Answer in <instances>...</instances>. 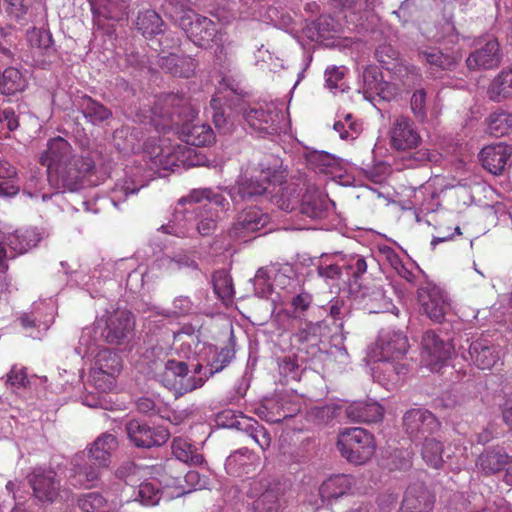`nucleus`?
Instances as JSON below:
<instances>
[{
	"instance_id": "nucleus-12",
	"label": "nucleus",
	"mask_w": 512,
	"mask_h": 512,
	"mask_svg": "<svg viewBox=\"0 0 512 512\" xmlns=\"http://www.w3.org/2000/svg\"><path fill=\"white\" fill-rule=\"evenodd\" d=\"M202 205L204 213H201L200 220L197 223V231L199 234L206 236L210 235L216 228L217 214L212 212L211 205L224 207L226 199L223 195L213 192L211 189H195L190 192L186 197H183L179 201V205L188 204H200Z\"/></svg>"
},
{
	"instance_id": "nucleus-44",
	"label": "nucleus",
	"mask_w": 512,
	"mask_h": 512,
	"mask_svg": "<svg viewBox=\"0 0 512 512\" xmlns=\"http://www.w3.org/2000/svg\"><path fill=\"white\" fill-rule=\"evenodd\" d=\"M488 132L495 137H502L512 131V113L495 111L487 119Z\"/></svg>"
},
{
	"instance_id": "nucleus-49",
	"label": "nucleus",
	"mask_w": 512,
	"mask_h": 512,
	"mask_svg": "<svg viewBox=\"0 0 512 512\" xmlns=\"http://www.w3.org/2000/svg\"><path fill=\"white\" fill-rule=\"evenodd\" d=\"M96 330L98 329L95 324L82 330L78 346L75 348L76 353L82 358H90L101 349L94 338Z\"/></svg>"
},
{
	"instance_id": "nucleus-47",
	"label": "nucleus",
	"mask_w": 512,
	"mask_h": 512,
	"mask_svg": "<svg viewBox=\"0 0 512 512\" xmlns=\"http://www.w3.org/2000/svg\"><path fill=\"white\" fill-rule=\"evenodd\" d=\"M442 453L443 446L441 442L435 438L425 436L421 454L427 465L435 469L440 468L443 464Z\"/></svg>"
},
{
	"instance_id": "nucleus-21",
	"label": "nucleus",
	"mask_w": 512,
	"mask_h": 512,
	"mask_svg": "<svg viewBox=\"0 0 512 512\" xmlns=\"http://www.w3.org/2000/svg\"><path fill=\"white\" fill-rule=\"evenodd\" d=\"M451 352V345L439 338L434 331H427L422 340V358L431 369L446 360Z\"/></svg>"
},
{
	"instance_id": "nucleus-51",
	"label": "nucleus",
	"mask_w": 512,
	"mask_h": 512,
	"mask_svg": "<svg viewBox=\"0 0 512 512\" xmlns=\"http://www.w3.org/2000/svg\"><path fill=\"white\" fill-rule=\"evenodd\" d=\"M317 30L316 40L325 41L334 38L341 32V24L330 15H321L316 23Z\"/></svg>"
},
{
	"instance_id": "nucleus-29",
	"label": "nucleus",
	"mask_w": 512,
	"mask_h": 512,
	"mask_svg": "<svg viewBox=\"0 0 512 512\" xmlns=\"http://www.w3.org/2000/svg\"><path fill=\"white\" fill-rule=\"evenodd\" d=\"M469 354L480 369H491L500 360L498 348L485 339L474 341L469 347Z\"/></svg>"
},
{
	"instance_id": "nucleus-56",
	"label": "nucleus",
	"mask_w": 512,
	"mask_h": 512,
	"mask_svg": "<svg viewBox=\"0 0 512 512\" xmlns=\"http://www.w3.org/2000/svg\"><path fill=\"white\" fill-rule=\"evenodd\" d=\"M334 130L343 140H353L360 134V125L357 124L351 114H347L344 120H338L334 123Z\"/></svg>"
},
{
	"instance_id": "nucleus-42",
	"label": "nucleus",
	"mask_w": 512,
	"mask_h": 512,
	"mask_svg": "<svg viewBox=\"0 0 512 512\" xmlns=\"http://www.w3.org/2000/svg\"><path fill=\"white\" fill-rule=\"evenodd\" d=\"M353 479L348 475H335L327 479L321 486L322 495L328 498H338L350 491Z\"/></svg>"
},
{
	"instance_id": "nucleus-48",
	"label": "nucleus",
	"mask_w": 512,
	"mask_h": 512,
	"mask_svg": "<svg viewBox=\"0 0 512 512\" xmlns=\"http://www.w3.org/2000/svg\"><path fill=\"white\" fill-rule=\"evenodd\" d=\"M164 25L161 17L153 10L140 12L137 18V28L144 36H152L162 32Z\"/></svg>"
},
{
	"instance_id": "nucleus-55",
	"label": "nucleus",
	"mask_w": 512,
	"mask_h": 512,
	"mask_svg": "<svg viewBox=\"0 0 512 512\" xmlns=\"http://www.w3.org/2000/svg\"><path fill=\"white\" fill-rule=\"evenodd\" d=\"M381 367L378 369L383 373L382 380L397 383L407 373V366L399 363V360L380 361Z\"/></svg>"
},
{
	"instance_id": "nucleus-1",
	"label": "nucleus",
	"mask_w": 512,
	"mask_h": 512,
	"mask_svg": "<svg viewBox=\"0 0 512 512\" xmlns=\"http://www.w3.org/2000/svg\"><path fill=\"white\" fill-rule=\"evenodd\" d=\"M197 113L187 99L167 95L153 108L150 121L157 130H173L186 144L210 145L215 141L214 131L210 125L196 120Z\"/></svg>"
},
{
	"instance_id": "nucleus-53",
	"label": "nucleus",
	"mask_w": 512,
	"mask_h": 512,
	"mask_svg": "<svg viewBox=\"0 0 512 512\" xmlns=\"http://www.w3.org/2000/svg\"><path fill=\"white\" fill-rule=\"evenodd\" d=\"M162 492L155 480L144 481L139 485L138 500L142 505L155 506L161 499Z\"/></svg>"
},
{
	"instance_id": "nucleus-17",
	"label": "nucleus",
	"mask_w": 512,
	"mask_h": 512,
	"mask_svg": "<svg viewBox=\"0 0 512 512\" xmlns=\"http://www.w3.org/2000/svg\"><path fill=\"white\" fill-rule=\"evenodd\" d=\"M131 442L140 448L161 446L169 438V432L163 427H151L138 420L130 421L126 426Z\"/></svg>"
},
{
	"instance_id": "nucleus-41",
	"label": "nucleus",
	"mask_w": 512,
	"mask_h": 512,
	"mask_svg": "<svg viewBox=\"0 0 512 512\" xmlns=\"http://www.w3.org/2000/svg\"><path fill=\"white\" fill-rule=\"evenodd\" d=\"M79 108L81 109L84 117L93 124L100 123L112 115L109 109L89 96L81 98Z\"/></svg>"
},
{
	"instance_id": "nucleus-61",
	"label": "nucleus",
	"mask_w": 512,
	"mask_h": 512,
	"mask_svg": "<svg viewBox=\"0 0 512 512\" xmlns=\"http://www.w3.org/2000/svg\"><path fill=\"white\" fill-rule=\"evenodd\" d=\"M28 41L34 48L48 50L51 48L53 40L48 30L33 28L28 32Z\"/></svg>"
},
{
	"instance_id": "nucleus-9",
	"label": "nucleus",
	"mask_w": 512,
	"mask_h": 512,
	"mask_svg": "<svg viewBox=\"0 0 512 512\" xmlns=\"http://www.w3.org/2000/svg\"><path fill=\"white\" fill-rule=\"evenodd\" d=\"M104 342L120 345L128 339L135 325L132 313L126 309L107 311L95 321Z\"/></svg>"
},
{
	"instance_id": "nucleus-64",
	"label": "nucleus",
	"mask_w": 512,
	"mask_h": 512,
	"mask_svg": "<svg viewBox=\"0 0 512 512\" xmlns=\"http://www.w3.org/2000/svg\"><path fill=\"white\" fill-rule=\"evenodd\" d=\"M378 257L380 261L387 263L394 270H396L401 264L402 261L396 251L389 246H380L378 249Z\"/></svg>"
},
{
	"instance_id": "nucleus-59",
	"label": "nucleus",
	"mask_w": 512,
	"mask_h": 512,
	"mask_svg": "<svg viewBox=\"0 0 512 512\" xmlns=\"http://www.w3.org/2000/svg\"><path fill=\"white\" fill-rule=\"evenodd\" d=\"M310 165L320 173H333L336 159L326 152H314L309 156Z\"/></svg>"
},
{
	"instance_id": "nucleus-45",
	"label": "nucleus",
	"mask_w": 512,
	"mask_h": 512,
	"mask_svg": "<svg viewBox=\"0 0 512 512\" xmlns=\"http://www.w3.org/2000/svg\"><path fill=\"white\" fill-rule=\"evenodd\" d=\"M489 95L495 101L512 96V68L508 71H502L493 80L489 88Z\"/></svg>"
},
{
	"instance_id": "nucleus-32",
	"label": "nucleus",
	"mask_w": 512,
	"mask_h": 512,
	"mask_svg": "<svg viewBox=\"0 0 512 512\" xmlns=\"http://www.w3.org/2000/svg\"><path fill=\"white\" fill-rule=\"evenodd\" d=\"M142 169L137 167L134 172L132 169L126 172L127 179L118 181L112 191V202L115 207L120 201L126 199L127 196L135 194L143 187Z\"/></svg>"
},
{
	"instance_id": "nucleus-11",
	"label": "nucleus",
	"mask_w": 512,
	"mask_h": 512,
	"mask_svg": "<svg viewBox=\"0 0 512 512\" xmlns=\"http://www.w3.org/2000/svg\"><path fill=\"white\" fill-rule=\"evenodd\" d=\"M248 125L261 136L280 132L284 120L282 104L271 101L259 103L244 115Z\"/></svg>"
},
{
	"instance_id": "nucleus-24",
	"label": "nucleus",
	"mask_w": 512,
	"mask_h": 512,
	"mask_svg": "<svg viewBox=\"0 0 512 512\" xmlns=\"http://www.w3.org/2000/svg\"><path fill=\"white\" fill-rule=\"evenodd\" d=\"M512 149L503 144L498 143L484 147L480 154V161L483 167L494 175L501 174L511 157Z\"/></svg>"
},
{
	"instance_id": "nucleus-4",
	"label": "nucleus",
	"mask_w": 512,
	"mask_h": 512,
	"mask_svg": "<svg viewBox=\"0 0 512 512\" xmlns=\"http://www.w3.org/2000/svg\"><path fill=\"white\" fill-rule=\"evenodd\" d=\"M155 167L163 170L176 171L180 168L205 166L208 159L198 149L170 141L162 140L161 144L149 152Z\"/></svg>"
},
{
	"instance_id": "nucleus-46",
	"label": "nucleus",
	"mask_w": 512,
	"mask_h": 512,
	"mask_svg": "<svg viewBox=\"0 0 512 512\" xmlns=\"http://www.w3.org/2000/svg\"><path fill=\"white\" fill-rule=\"evenodd\" d=\"M25 88V80L21 72L13 67L7 68L0 76V92L4 95H12Z\"/></svg>"
},
{
	"instance_id": "nucleus-10",
	"label": "nucleus",
	"mask_w": 512,
	"mask_h": 512,
	"mask_svg": "<svg viewBox=\"0 0 512 512\" xmlns=\"http://www.w3.org/2000/svg\"><path fill=\"white\" fill-rule=\"evenodd\" d=\"M92 358L93 365L90 369L91 382L100 392L111 391L122 369L120 356L109 348L103 347Z\"/></svg>"
},
{
	"instance_id": "nucleus-52",
	"label": "nucleus",
	"mask_w": 512,
	"mask_h": 512,
	"mask_svg": "<svg viewBox=\"0 0 512 512\" xmlns=\"http://www.w3.org/2000/svg\"><path fill=\"white\" fill-rule=\"evenodd\" d=\"M77 504L83 512H109L108 501L98 492L81 495Z\"/></svg>"
},
{
	"instance_id": "nucleus-39",
	"label": "nucleus",
	"mask_w": 512,
	"mask_h": 512,
	"mask_svg": "<svg viewBox=\"0 0 512 512\" xmlns=\"http://www.w3.org/2000/svg\"><path fill=\"white\" fill-rule=\"evenodd\" d=\"M508 463V455L501 448L486 450L478 460L477 467L486 475L499 472Z\"/></svg>"
},
{
	"instance_id": "nucleus-63",
	"label": "nucleus",
	"mask_w": 512,
	"mask_h": 512,
	"mask_svg": "<svg viewBox=\"0 0 512 512\" xmlns=\"http://www.w3.org/2000/svg\"><path fill=\"white\" fill-rule=\"evenodd\" d=\"M193 303L186 296H180L174 299L173 307L171 311H168L165 315L171 316H184L192 312Z\"/></svg>"
},
{
	"instance_id": "nucleus-22",
	"label": "nucleus",
	"mask_w": 512,
	"mask_h": 512,
	"mask_svg": "<svg viewBox=\"0 0 512 512\" xmlns=\"http://www.w3.org/2000/svg\"><path fill=\"white\" fill-rule=\"evenodd\" d=\"M268 222V214L258 208H248L240 213L236 223L231 229V233L235 237L244 238L250 233L261 230Z\"/></svg>"
},
{
	"instance_id": "nucleus-16",
	"label": "nucleus",
	"mask_w": 512,
	"mask_h": 512,
	"mask_svg": "<svg viewBox=\"0 0 512 512\" xmlns=\"http://www.w3.org/2000/svg\"><path fill=\"white\" fill-rule=\"evenodd\" d=\"M39 235L35 230L16 231L15 233L0 236V265L5 259L14 258L35 247L39 242Z\"/></svg>"
},
{
	"instance_id": "nucleus-30",
	"label": "nucleus",
	"mask_w": 512,
	"mask_h": 512,
	"mask_svg": "<svg viewBox=\"0 0 512 512\" xmlns=\"http://www.w3.org/2000/svg\"><path fill=\"white\" fill-rule=\"evenodd\" d=\"M257 456L247 448L230 454L225 462V469L231 476L240 477L254 471L257 466Z\"/></svg>"
},
{
	"instance_id": "nucleus-50",
	"label": "nucleus",
	"mask_w": 512,
	"mask_h": 512,
	"mask_svg": "<svg viewBox=\"0 0 512 512\" xmlns=\"http://www.w3.org/2000/svg\"><path fill=\"white\" fill-rule=\"evenodd\" d=\"M15 176V168L7 162L0 161V196L11 197L18 193L19 185L13 180Z\"/></svg>"
},
{
	"instance_id": "nucleus-27",
	"label": "nucleus",
	"mask_w": 512,
	"mask_h": 512,
	"mask_svg": "<svg viewBox=\"0 0 512 512\" xmlns=\"http://www.w3.org/2000/svg\"><path fill=\"white\" fill-rule=\"evenodd\" d=\"M233 354L232 351L228 348H217L212 345L204 346L200 358L203 364V369L209 372V375L204 373L202 377H208L214 375L217 372L223 370L226 365L230 362Z\"/></svg>"
},
{
	"instance_id": "nucleus-2",
	"label": "nucleus",
	"mask_w": 512,
	"mask_h": 512,
	"mask_svg": "<svg viewBox=\"0 0 512 512\" xmlns=\"http://www.w3.org/2000/svg\"><path fill=\"white\" fill-rule=\"evenodd\" d=\"M40 162L47 168L49 183L56 189L75 191L93 167L89 157L77 156L70 143L58 136L47 143Z\"/></svg>"
},
{
	"instance_id": "nucleus-19",
	"label": "nucleus",
	"mask_w": 512,
	"mask_h": 512,
	"mask_svg": "<svg viewBox=\"0 0 512 512\" xmlns=\"http://www.w3.org/2000/svg\"><path fill=\"white\" fill-rule=\"evenodd\" d=\"M363 90L369 96H379L383 100H391L397 95L395 85L384 81L379 68L368 66L363 70Z\"/></svg>"
},
{
	"instance_id": "nucleus-38",
	"label": "nucleus",
	"mask_w": 512,
	"mask_h": 512,
	"mask_svg": "<svg viewBox=\"0 0 512 512\" xmlns=\"http://www.w3.org/2000/svg\"><path fill=\"white\" fill-rule=\"evenodd\" d=\"M419 56L432 69H451L459 60L455 52H444L438 48H428L419 52Z\"/></svg>"
},
{
	"instance_id": "nucleus-8",
	"label": "nucleus",
	"mask_w": 512,
	"mask_h": 512,
	"mask_svg": "<svg viewBox=\"0 0 512 512\" xmlns=\"http://www.w3.org/2000/svg\"><path fill=\"white\" fill-rule=\"evenodd\" d=\"M203 364L193 366L194 375L187 376L188 366L183 361L168 360L161 374V382L165 387L174 390L176 394L183 395L192 392L204 385L208 377H202Z\"/></svg>"
},
{
	"instance_id": "nucleus-31",
	"label": "nucleus",
	"mask_w": 512,
	"mask_h": 512,
	"mask_svg": "<svg viewBox=\"0 0 512 512\" xmlns=\"http://www.w3.org/2000/svg\"><path fill=\"white\" fill-rule=\"evenodd\" d=\"M346 415L355 422H377L382 419L383 408L376 402L355 401L347 406Z\"/></svg>"
},
{
	"instance_id": "nucleus-34",
	"label": "nucleus",
	"mask_w": 512,
	"mask_h": 512,
	"mask_svg": "<svg viewBox=\"0 0 512 512\" xmlns=\"http://www.w3.org/2000/svg\"><path fill=\"white\" fill-rule=\"evenodd\" d=\"M329 199L319 189L308 188L303 195L301 212L310 218H320L327 210Z\"/></svg>"
},
{
	"instance_id": "nucleus-13",
	"label": "nucleus",
	"mask_w": 512,
	"mask_h": 512,
	"mask_svg": "<svg viewBox=\"0 0 512 512\" xmlns=\"http://www.w3.org/2000/svg\"><path fill=\"white\" fill-rule=\"evenodd\" d=\"M408 349V340L400 331L383 330L377 342L370 349L373 361L401 360Z\"/></svg>"
},
{
	"instance_id": "nucleus-20",
	"label": "nucleus",
	"mask_w": 512,
	"mask_h": 512,
	"mask_svg": "<svg viewBox=\"0 0 512 512\" xmlns=\"http://www.w3.org/2000/svg\"><path fill=\"white\" fill-rule=\"evenodd\" d=\"M30 483L34 496L42 503H52L59 496V482L53 471H34Z\"/></svg>"
},
{
	"instance_id": "nucleus-57",
	"label": "nucleus",
	"mask_w": 512,
	"mask_h": 512,
	"mask_svg": "<svg viewBox=\"0 0 512 512\" xmlns=\"http://www.w3.org/2000/svg\"><path fill=\"white\" fill-rule=\"evenodd\" d=\"M414 117L421 123L427 120V93L423 88L415 90L410 99Z\"/></svg>"
},
{
	"instance_id": "nucleus-58",
	"label": "nucleus",
	"mask_w": 512,
	"mask_h": 512,
	"mask_svg": "<svg viewBox=\"0 0 512 512\" xmlns=\"http://www.w3.org/2000/svg\"><path fill=\"white\" fill-rule=\"evenodd\" d=\"M346 72V68L344 66L341 67H328L325 70V81L327 87L333 91H341L344 92L347 88L345 82H344V75Z\"/></svg>"
},
{
	"instance_id": "nucleus-62",
	"label": "nucleus",
	"mask_w": 512,
	"mask_h": 512,
	"mask_svg": "<svg viewBox=\"0 0 512 512\" xmlns=\"http://www.w3.org/2000/svg\"><path fill=\"white\" fill-rule=\"evenodd\" d=\"M139 474L143 475L145 471L132 462H127L116 470V477L123 479L127 484H133L135 477Z\"/></svg>"
},
{
	"instance_id": "nucleus-5",
	"label": "nucleus",
	"mask_w": 512,
	"mask_h": 512,
	"mask_svg": "<svg viewBox=\"0 0 512 512\" xmlns=\"http://www.w3.org/2000/svg\"><path fill=\"white\" fill-rule=\"evenodd\" d=\"M191 41L202 48H212L222 43V34L210 19L199 16L191 9L183 10L173 16Z\"/></svg>"
},
{
	"instance_id": "nucleus-33",
	"label": "nucleus",
	"mask_w": 512,
	"mask_h": 512,
	"mask_svg": "<svg viewBox=\"0 0 512 512\" xmlns=\"http://www.w3.org/2000/svg\"><path fill=\"white\" fill-rule=\"evenodd\" d=\"M180 479H174L173 484L167 483L165 486V493L169 499L180 497L193 490L205 488L207 485V479L202 477L199 472L191 470L186 473L184 482L187 487L180 484Z\"/></svg>"
},
{
	"instance_id": "nucleus-37",
	"label": "nucleus",
	"mask_w": 512,
	"mask_h": 512,
	"mask_svg": "<svg viewBox=\"0 0 512 512\" xmlns=\"http://www.w3.org/2000/svg\"><path fill=\"white\" fill-rule=\"evenodd\" d=\"M172 453L179 461L189 465H201L204 457L188 439L176 437L171 443Z\"/></svg>"
},
{
	"instance_id": "nucleus-25",
	"label": "nucleus",
	"mask_w": 512,
	"mask_h": 512,
	"mask_svg": "<svg viewBox=\"0 0 512 512\" xmlns=\"http://www.w3.org/2000/svg\"><path fill=\"white\" fill-rule=\"evenodd\" d=\"M471 70L492 69L500 63L499 44L496 39H489L484 46L472 52L466 60Z\"/></svg>"
},
{
	"instance_id": "nucleus-3",
	"label": "nucleus",
	"mask_w": 512,
	"mask_h": 512,
	"mask_svg": "<svg viewBox=\"0 0 512 512\" xmlns=\"http://www.w3.org/2000/svg\"><path fill=\"white\" fill-rule=\"evenodd\" d=\"M389 141L392 149L403 153L405 166L408 168L421 165L430 160V152L421 148L422 137L408 116H398L389 131Z\"/></svg>"
},
{
	"instance_id": "nucleus-40",
	"label": "nucleus",
	"mask_w": 512,
	"mask_h": 512,
	"mask_svg": "<svg viewBox=\"0 0 512 512\" xmlns=\"http://www.w3.org/2000/svg\"><path fill=\"white\" fill-rule=\"evenodd\" d=\"M429 502V512L432 510L434 500L432 496L424 489L408 488L405 493L401 512H420L424 510V504Z\"/></svg>"
},
{
	"instance_id": "nucleus-23",
	"label": "nucleus",
	"mask_w": 512,
	"mask_h": 512,
	"mask_svg": "<svg viewBox=\"0 0 512 512\" xmlns=\"http://www.w3.org/2000/svg\"><path fill=\"white\" fill-rule=\"evenodd\" d=\"M270 174L269 170L258 171L255 169L251 173L246 170L238 179V193L244 199L264 194L270 184Z\"/></svg>"
},
{
	"instance_id": "nucleus-35",
	"label": "nucleus",
	"mask_w": 512,
	"mask_h": 512,
	"mask_svg": "<svg viewBox=\"0 0 512 512\" xmlns=\"http://www.w3.org/2000/svg\"><path fill=\"white\" fill-rule=\"evenodd\" d=\"M158 63L172 75L186 78L193 75L196 67L191 57L172 53L161 56Z\"/></svg>"
},
{
	"instance_id": "nucleus-26",
	"label": "nucleus",
	"mask_w": 512,
	"mask_h": 512,
	"mask_svg": "<svg viewBox=\"0 0 512 512\" xmlns=\"http://www.w3.org/2000/svg\"><path fill=\"white\" fill-rule=\"evenodd\" d=\"M116 437L110 433L100 435L87 449L91 462L99 467H108L112 453L117 449Z\"/></svg>"
},
{
	"instance_id": "nucleus-18",
	"label": "nucleus",
	"mask_w": 512,
	"mask_h": 512,
	"mask_svg": "<svg viewBox=\"0 0 512 512\" xmlns=\"http://www.w3.org/2000/svg\"><path fill=\"white\" fill-rule=\"evenodd\" d=\"M404 425L406 431L411 435L418 437L420 434H432L440 427L439 421L429 411L422 408L411 409L404 415Z\"/></svg>"
},
{
	"instance_id": "nucleus-36",
	"label": "nucleus",
	"mask_w": 512,
	"mask_h": 512,
	"mask_svg": "<svg viewBox=\"0 0 512 512\" xmlns=\"http://www.w3.org/2000/svg\"><path fill=\"white\" fill-rule=\"evenodd\" d=\"M287 277L281 272L273 273V281L270 272L260 268L253 279L255 293L260 297L269 295L275 287L284 288Z\"/></svg>"
},
{
	"instance_id": "nucleus-14",
	"label": "nucleus",
	"mask_w": 512,
	"mask_h": 512,
	"mask_svg": "<svg viewBox=\"0 0 512 512\" xmlns=\"http://www.w3.org/2000/svg\"><path fill=\"white\" fill-rule=\"evenodd\" d=\"M349 295L354 300L363 302L370 313L387 312L393 306L382 286L377 284L364 286L362 283L352 282L349 284Z\"/></svg>"
},
{
	"instance_id": "nucleus-60",
	"label": "nucleus",
	"mask_w": 512,
	"mask_h": 512,
	"mask_svg": "<svg viewBox=\"0 0 512 512\" xmlns=\"http://www.w3.org/2000/svg\"><path fill=\"white\" fill-rule=\"evenodd\" d=\"M246 433L262 450H266L270 447L271 436L269 432L256 421L246 426Z\"/></svg>"
},
{
	"instance_id": "nucleus-43",
	"label": "nucleus",
	"mask_w": 512,
	"mask_h": 512,
	"mask_svg": "<svg viewBox=\"0 0 512 512\" xmlns=\"http://www.w3.org/2000/svg\"><path fill=\"white\" fill-rule=\"evenodd\" d=\"M341 267L345 269L348 275L351 277L348 280L347 285L349 286L352 282H360V278L367 271V262L365 258L358 254L345 255L340 257Z\"/></svg>"
},
{
	"instance_id": "nucleus-15",
	"label": "nucleus",
	"mask_w": 512,
	"mask_h": 512,
	"mask_svg": "<svg viewBox=\"0 0 512 512\" xmlns=\"http://www.w3.org/2000/svg\"><path fill=\"white\" fill-rule=\"evenodd\" d=\"M418 299L425 314L435 322H441L450 309L447 295L432 283L419 288Z\"/></svg>"
},
{
	"instance_id": "nucleus-54",
	"label": "nucleus",
	"mask_w": 512,
	"mask_h": 512,
	"mask_svg": "<svg viewBox=\"0 0 512 512\" xmlns=\"http://www.w3.org/2000/svg\"><path fill=\"white\" fill-rule=\"evenodd\" d=\"M213 286L217 296L224 302L232 299L234 294L232 279L226 271H217L213 275Z\"/></svg>"
},
{
	"instance_id": "nucleus-28",
	"label": "nucleus",
	"mask_w": 512,
	"mask_h": 512,
	"mask_svg": "<svg viewBox=\"0 0 512 512\" xmlns=\"http://www.w3.org/2000/svg\"><path fill=\"white\" fill-rule=\"evenodd\" d=\"M80 459L79 456L75 459L74 473L70 476L71 483L76 487L93 488L98 484L104 467H99V464L91 462L90 459L81 463Z\"/></svg>"
},
{
	"instance_id": "nucleus-7",
	"label": "nucleus",
	"mask_w": 512,
	"mask_h": 512,
	"mask_svg": "<svg viewBox=\"0 0 512 512\" xmlns=\"http://www.w3.org/2000/svg\"><path fill=\"white\" fill-rule=\"evenodd\" d=\"M337 447L347 461L364 464L375 452L374 437L360 427L349 428L338 436Z\"/></svg>"
},
{
	"instance_id": "nucleus-6",
	"label": "nucleus",
	"mask_w": 512,
	"mask_h": 512,
	"mask_svg": "<svg viewBox=\"0 0 512 512\" xmlns=\"http://www.w3.org/2000/svg\"><path fill=\"white\" fill-rule=\"evenodd\" d=\"M246 495L253 500L251 509L254 512H282L284 508L281 485L268 477L249 479Z\"/></svg>"
}]
</instances>
